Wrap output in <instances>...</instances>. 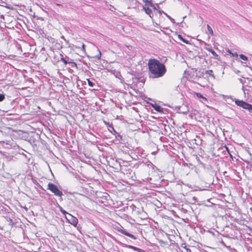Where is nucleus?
<instances>
[{"mask_svg": "<svg viewBox=\"0 0 252 252\" xmlns=\"http://www.w3.org/2000/svg\"><path fill=\"white\" fill-rule=\"evenodd\" d=\"M212 73L213 71L212 70H206L205 71V73H203V72H202L203 74H206L207 77H212L213 78H215V76Z\"/></svg>", "mask_w": 252, "mask_h": 252, "instance_id": "nucleus-11", "label": "nucleus"}, {"mask_svg": "<svg viewBox=\"0 0 252 252\" xmlns=\"http://www.w3.org/2000/svg\"><path fill=\"white\" fill-rule=\"evenodd\" d=\"M65 219L73 225L76 226L78 223L77 219L70 214H68L67 216H65Z\"/></svg>", "mask_w": 252, "mask_h": 252, "instance_id": "nucleus-4", "label": "nucleus"}, {"mask_svg": "<svg viewBox=\"0 0 252 252\" xmlns=\"http://www.w3.org/2000/svg\"><path fill=\"white\" fill-rule=\"evenodd\" d=\"M158 12L160 14H161L162 13H163L164 11H161V10H157Z\"/></svg>", "mask_w": 252, "mask_h": 252, "instance_id": "nucleus-32", "label": "nucleus"}, {"mask_svg": "<svg viewBox=\"0 0 252 252\" xmlns=\"http://www.w3.org/2000/svg\"><path fill=\"white\" fill-rule=\"evenodd\" d=\"M239 80L240 82L241 83H242V84H244V80H243V79H239Z\"/></svg>", "mask_w": 252, "mask_h": 252, "instance_id": "nucleus-28", "label": "nucleus"}, {"mask_svg": "<svg viewBox=\"0 0 252 252\" xmlns=\"http://www.w3.org/2000/svg\"><path fill=\"white\" fill-rule=\"evenodd\" d=\"M152 107L154 108V109L157 111L158 112H163V108L160 107L159 105H158L157 104H155L154 105H152Z\"/></svg>", "mask_w": 252, "mask_h": 252, "instance_id": "nucleus-10", "label": "nucleus"}, {"mask_svg": "<svg viewBox=\"0 0 252 252\" xmlns=\"http://www.w3.org/2000/svg\"><path fill=\"white\" fill-rule=\"evenodd\" d=\"M47 189L50 190L55 195L60 197V199L62 200L61 197L63 195V192L58 189L56 185L49 183L47 186Z\"/></svg>", "mask_w": 252, "mask_h": 252, "instance_id": "nucleus-2", "label": "nucleus"}, {"mask_svg": "<svg viewBox=\"0 0 252 252\" xmlns=\"http://www.w3.org/2000/svg\"><path fill=\"white\" fill-rule=\"evenodd\" d=\"M97 50L98 52V54L95 56L94 57V58H95L98 60H100L101 59V52L99 51V50L98 48H97Z\"/></svg>", "mask_w": 252, "mask_h": 252, "instance_id": "nucleus-19", "label": "nucleus"}, {"mask_svg": "<svg viewBox=\"0 0 252 252\" xmlns=\"http://www.w3.org/2000/svg\"><path fill=\"white\" fill-rule=\"evenodd\" d=\"M239 57L241 59L244 60V61H248V57H246V56L243 55V54H241L239 55Z\"/></svg>", "mask_w": 252, "mask_h": 252, "instance_id": "nucleus-20", "label": "nucleus"}, {"mask_svg": "<svg viewBox=\"0 0 252 252\" xmlns=\"http://www.w3.org/2000/svg\"><path fill=\"white\" fill-rule=\"evenodd\" d=\"M144 2L146 3V5H149V2H151V1H149L148 0H145Z\"/></svg>", "mask_w": 252, "mask_h": 252, "instance_id": "nucleus-27", "label": "nucleus"}, {"mask_svg": "<svg viewBox=\"0 0 252 252\" xmlns=\"http://www.w3.org/2000/svg\"><path fill=\"white\" fill-rule=\"evenodd\" d=\"M242 89L243 91L245 96L252 100V88L251 89H245L244 87L243 86Z\"/></svg>", "mask_w": 252, "mask_h": 252, "instance_id": "nucleus-6", "label": "nucleus"}, {"mask_svg": "<svg viewBox=\"0 0 252 252\" xmlns=\"http://www.w3.org/2000/svg\"><path fill=\"white\" fill-rule=\"evenodd\" d=\"M149 5L151 7H152V8H153V9H154L155 10H157L156 7L154 5V4L152 2H149Z\"/></svg>", "mask_w": 252, "mask_h": 252, "instance_id": "nucleus-24", "label": "nucleus"}, {"mask_svg": "<svg viewBox=\"0 0 252 252\" xmlns=\"http://www.w3.org/2000/svg\"><path fill=\"white\" fill-rule=\"evenodd\" d=\"M233 56H238V55H237V53H235L234 54H233Z\"/></svg>", "mask_w": 252, "mask_h": 252, "instance_id": "nucleus-35", "label": "nucleus"}, {"mask_svg": "<svg viewBox=\"0 0 252 252\" xmlns=\"http://www.w3.org/2000/svg\"><path fill=\"white\" fill-rule=\"evenodd\" d=\"M103 122L106 126H108L109 127H112V130L114 134L115 135L116 138H119L120 140H122V136L115 130L112 124H110L109 122H107L105 121H104Z\"/></svg>", "mask_w": 252, "mask_h": 252, "instance_id": "nucleus-5", "label": "nucleus"}, {"mask_svg": "<svg viewBox=\"0 0 252 252\" xmlns=\"http://www.w3.org/2000/svg\"><path fill=\"white\" fill-rule=\"evenodd\" d=\"M186 250L187 252H191L190 249L189 248H186Z\"/></svg>", "mask_w": 252, "mask_h": 252, "instance_id": "nucleus-29", "label": "nucleus"}, {"mask_svg": "<svg viewBox=\"0 0 252 252\" xmlns=\"http://www.w3.org/2000/svg\"><path fill=\"white\" fill-rule=\"evenodd\" d=\"M248 82H247L246 89H251L252 88V80L247 79Z\"/></svg>", "mask_w": 252, "mask_h": 252, "instance_id": "nucleus-14", "label": "nucleus"}, {"mask_svg": "<svg viewBox=\"0 0 252 252\" xmlns=\"http://www.w3.org/2000/svg\"><path fill=\"white\" fill-rule=\"evenodd\" d=\"M55 3V4L56 5H57L58 6H62V7H63V5L61 4H60V3Z\"/></svg>", "mask_w": 252, "mask_h": 252, "instance_id": "nucleus-31", "label": "nucleus"}, {"mask_svg": "<svg viewBox=\"0 0 252 252\" xmlns=\"http://www.w3.org/2000/svg\"><path fill=\"white\" fill-rule=\"evenodd\" d=\"M235 104L239 106L242 107L243 109H246L249 111L250 113L252 115V105L249 104L243 100H240L236 99L235 100Z\"/></svg>", "mask_w": 252, "mask_h": 252, "instance_id": "nucleus-3", "label": "nucleus"}, {"mask_svg": "<svg viewBox=\"0 0 252 252\" xmlns=\"http://www.w3.org/2000/svg\"><path fill=\"white\" fill-rule=\"evenodd\" d=\"M196 160L197 161V162H198L199 164H203V163L200 160L199 157H196Z\"/></svg>", "mask_w": 252, "mask_h": 252, "instance_id": "nucleus-25", "label": "nucleus"}, {"mask_svg": "<svg viewBox=\"0 0 252 252\" xmlns=\"http://www.w3.org/2000/svg\"><path fill=\"white\" fill-rule=\"evenodd\" d=\"M207 50L210 52L214 57L217 59L219 56L214 50L211 48H207Z\"/></svg>", "mask_w": 252, "mask_h": 252, "instance_id": "nucleus-13", "label": "nucleus"}, {"mask_svg": "<svg viewBox=\"0 0 252 252\" xmlns=\"http://www.w3.org/2000/svg\"><path fill=\"white\" fill-rule=\"evenodd\" d=\"M125 247L127 248L132 249L134 251H137L138 252H146L145 251H144L140 248L133 246L132 245H125Z\"/></svg>", "mask_w": 252, "mask_h": 252, "instance_id": "nucleus-9", "label": "nucleus"}, {"mask_svg": "<svg viewBox=\"0 0 252 252\" xmlns=\"http://www.w3.org/2000/svg\"><path fill=\"white\" fill-rule=\"evenodd\" d=\"M82 49L84 51H85V44H83L82 45Z\"/></svg>", "mask_w": 252, "mask_h": 252, "instance_id": "nucleus-30", "label": "nucleus"}, {"mask_svg": "<svg viewBox=\"0 0 252 252\" xmlns=\"http://www.w3.org/2000/svg\"><path fill=\"white\" fill-rule=\"evenodd\" d=\"M6 219V220L9 222L8 224L11 226L13 225V222L12 221V220L9 217H6L5 218Z\"/></svg>", "mask_w": 252, "mask_h": 252, "instance_id": "nucleus-18", "label": "nucleus"}, {"mask_svg": "<svg viewBox=\"0 0 252 252\" xmlns=\"http://www.w3.org/2000/svg\"><path fill=\"white\" fill-rule=\"evenodd\" d=\"M207 30H208L209 33L211 35H213L214 34V32H213V31L212 28L209 25H207Z\"/></svg>", "mask_w": 252, "mask_h": 252, "instance_id": "nucleus-17", "label": "nucleus"}, {"mask_svg": "<svg viewBox=\"0 0 252 252\" xmlns=\"http://www.w3.org/2000/svg\"><path fill=\"white\" fill-rule=\"evenodd\" d=\"M5 99V95L3 94H0V102L2 101Z\"/></svg>", "mask_w": 252, "mask_h": 252, "instance_id": "nucleus-22", "label": "nucleus"}, {"mask_svg": "<svg viewBox=\"0 0 252 252\" xmlns=\"http://www.w3.org/2000/svg\"><path fill=\"white\" fill-rule=\"evenodd\" d=\"M87 80L88 83V85L90 87H93L94 86V84L93 82H92L89 79H87Z\"/></svg>", "mask_w": 252, "mask_h": 252, "instance_id": "nucleus-21", "label": "nucleus"}, {"mask_svg": "<svg viewBox=\"0 0 252 252\" xmlns=\"http://www.w3.org/2000/svg\"><path fill=\"white\" fill-rule=\"evenodd\" d=\"M143 9L145 11L146 13L148 14L151 18H152L153 17L152 11L150 8L146 6H144L143 7Z\"/></svg>", "mask_w": 252, "mask_h": 252, "instance_id": "nucleus-8", "label": "nucleus"}, {"mask_svg": "<svg viewBox=\"0 0 252 252\" xmlns=\"http://www.w3.org/2000/svg\"><path fill=\"white\" fill-rule=\"evenodd\" d=\"M109 131L111 132V133H112V131H111V130L110 129H109Z\"/></svg>", "mask_w": 252, "mask_h": 252, "instance_id": "nucleus-36", "label": "nucleus"}, {"mask_svg": "<svg viewBox=\"0 0 252 252\" xmlns=\"http://www.w3.org/2000/svg\"><path fill=\"white\" fill-rule=\"evenodd\" d=\"M61 60L64 63V64H67V63H71V62H69L65 60L63 58H62Z\"/></svg>", "mask_w": 252, "mask_h": 252, "instance_id": "nucleus-23", "label": "nucleus"}, {"mask_svg": "<svg viewBox=\"0 0 252 252\" xmlns=\"http://www.w3.org/2000/svg\"><path fill=\"white\" fill-rule=\"evenodd\" d=\"M148 66L153 78H159L163 76L166 71L165 66L156 59H150Z\"/></svg>", "mask_w": 252, "mask_h": 252, "instance_id": "nucleus-1", "label": "nucleus"}, {"mask_svg": "<svg viewBox=\"0 0 252 252\" xmlns=\"http://www.w3.org/2000/svg\"><path fill=\"white\" fill-rule=\"evenodd\" d=\"M163 13L164 15H165L167 16V18H168V16H169V15H168L167 14V13H165V12H163Z\"/></svg>", "mask_w": 252, "mask_h": 252, "instance_id": "nucleus-34", "label": "nucleus"}, {"mask_svg": "<svg viewBox=\"0 0 252 252\" xmlns=\"http://www.w3.org/2000/svg\"><path fill=\"white\" fill-rule=\"evenodd\" d=\"M178 39H179L180 40H181V41H183L184 43H186V44H189V41L188 40H187V39H186L184 38L183 37V36H182L181 35H180V34H178Z\"/></svg>", "mask_w": 252, "mask_h": 252, "instance_id": "nucleus-12", "label": "nucleus"}, {"mask_svg": "<svg viewBox=\"0 0 252 252\" xmlns=\"http://www.w3.org/2000/svg\"><path fill=\"white\" fill-rule=\"evenodd\" d=\"M59 208H60V210L61 211V212L65 216H68V214H69L68 213H67L66 211H65L64 210H63V209L62 207H61V206H59Z\"/></svg>", "mask_w": 252, "mask_h": 252, "instance_id": "nucleus-15", "label": "nucleus"}, {"mask_svg": "<svg viewBox=\"0 0 252 252\" xmlns=\"http://www.w3.org/2000/svg\"><path fill=\"white\" fill-rule=\"evenodd\" d=\"M195 94L198 98H202L204 100H207V99L204 97L200 93H195Z\"/></svg>", "mask_w": 252, "mask_h": 252, "instance_id": "nucleus-16", "label": "nucleus"}, {"mask_svg": "<svg viewBox=\"0 0 252 252\" xmlns=\"http://www.w3.org/2000/svg\"><path fill=\"white\" fill-rule=\"evenodd\" d=\"M168 18L173 23H175L174 19L171 18L170 16H168Z\"/></svg>", "mask_w": 252, "mask_h": 252, "instance_id": "nucleus-26", "label": "nucleus"}, {"mask_svg": "<svg viewBox=\"0 0 252 252\" xmlns=\"http://www.w3.org/2000/svg\"><path fill=\"white\" fill-rule=\"evenodd\" d=\"M118 231L120 232H121V233L134 239V240H136L137 239V238L133 235L129 233V232H127L125 229H124L123 228H120V229H118Z\"/></svg>", "mask_w": 252, "mask_h": 252, "instance_id": "nucleus-7", "label": "nucleus"}, {"mask_svg": "<svg viewBox=\"0 0 252 252\" xmlns=\"http://www.w3.org/2000/svg\"><path fill=\"white\" fill-rule=\"evenodd\" d=\"M163 13L164 15H165L167 16V18H168V16H169V15H168L167 14V13H165V12H163Z\"/></svg>", "mask_w": 252, "mask_h": 252, "instance_id": "nucleus-33", "label": "nucleus"}]
</instances>
